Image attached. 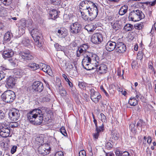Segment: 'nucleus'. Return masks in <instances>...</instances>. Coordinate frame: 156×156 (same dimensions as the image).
I'll return each instance as SVG.
<instances>
[{
	"instance_id": "1",
	"label": "nucleus",
	"mask_w": 156,
	"mask_h": 156,
	"mask_svg": "<svg viewBox=\"0 0 156 156\" xmlns=\"http://www.w3.org/2000/svg\"><path fill=\"white\" fill-rule=\"evenodd\" d=\"M80 11L81 18L85 21H92L97 16L98 7L96 4L92 2L85 0L80 4Z\"/></svg>"
},
{
	"instance_id": "2",
	"label": "nucleus",
	"mask_w": 156,
	"mask_h": 156,
	"mask_svg": "<svg viewBox=\"0 0 156 156\" xmlns=\"http://www.w3.org/2000/svg\"><path fill=\"white\" fill-rule=\"evenodd\" d=\"M99 61L98 57L96 54L91 52H86L82 61V65L85 69L91 70L95 69L94 67H91L92 65L96 67L99 65Z\"/></svg>"
},
{
	"instance_id": "3",
	"label": "nucleus",
	"mask_w": 156,
	"mask_h": 156,
	"mask_svg": "<svg viewBox=\"0 0 156 156\" xmlns=\"http://www.w3.org/2000/svg\"><path fill=\"white\" fill-rule=\"evenodd\" d=\"M27 119L31 123L34 125H39L42 122L43 114L41 110L35 109L30 111L27 114Z\"/></svg>"
},
{
	"instance_id": "4",
	"label": "nucleus",
	"mask_w": 156,
	"mask_h": 156,
	"mask_svg": "<svg viewBox=\"0 0 156 156\" xmlns=\"http://www.w3.org/2000/svg\"><path fill=\"white\" fill-rule=\"evenodd\" d=\"M145 15L143 12L139 9L132 10L129 13L128 16L129 20L137 22L143 19Z\"/></svg>"
},
{
	"instance_id": "5",
	"label": "nucleus",
	"mask_w": 156,
	"mask_h": 156,
	"mask_svg": "<svg viewBox=\"0 0 156 156\" xmlns=\"http://www.w3.org/2000/svg\"><path fill=\"white\" fill-rule=\"evenodd\" d=\"M16 97L15 93L11 90L5 91L1 95L2 100L7 103L13 102L16 98Z\"/></svg>"
},
{
	"instance_id": "6",
	"label": "nucleus",
	"mask_w": 156,
	"mask_h": 156,
	"mask_svg": "<svg viewBox=\"0 0 156 156\" xmlns=\"http://www.w3.org/2000/svg\"><path fill=\"white\" fill-rule=\"evenodd\" d=\"M31 34L34 41L35 44L38 47H41L42 45V43L41 40V33L37 29L33 30Z\"/></svg>"
},
{
	"instance_id": "7",
	"label": "nucleus",
	"mask_w": 156,
	"mask_h": 156,
	"mask_svg": "<svg viewBox=\"0 0 156 156\" xmlns=\"http://www.w3.org/2000/svg\"><path fill=\"white\" fill-rule=\"evenodd\" d=\"M81 28V25L76 22L72 23L69 27V31L71 33L76 34L80 32Z\"/></svg>"
},
{
	"instance_id": "8",
	"label": "nucleus",
	"mask_w": 156,
	"mask_h": 156,
	"mask_svg": "<svg viewBox=\"0 0 156 156\" xmlns=\"http://www.w3.org/2000/svg\"><path fill=\"white\" fill-rule=\"evenodd\" d=\"M103 37L102 34L100 33L94 34L92 35L90 41L95 44H99L103 41Z\"/></svg>"
},
{
	"instance_id": "9",
	"label": "nucleus",
	"mask_w": 156,
	"mask_h": 156,
	"mask_svg": "<svg viewBox=\"0 0 156 156\" xmlns=\"http://www.w3.org/2000/svg\"><path fill=\"white\" fill-rule=\"evenodd\" d=\"M50 150L51 148L48 144L41 145L38 148L39 153L44 155L48 154L50 152Z\"/></svg>"
},
{
	"instance_id": "10",
	"label": "nucleus",
	"mask_w": 156,
	"mask_h": 156,
	"mask_svg": "<svg viewBox=\"0 0 156 156\" xmlns=\"http://www.w3.org/2000/svg\"><path fill=\"white\" fill-rule=\"evenodd\" d=\"M10 119L13 121H16L19 118L20 116V112L16 109H13L9 113Z\"/></svg>"
},
{
	"instance_id": "11",
	"label": "nucleus",
	"mask_w": 156,
	"mask_h": 156,
	"mask_svg": "<svg viewBox=\"0 0 156 156\" xmlns=\"http://www.w3.org/2000/svg\"><path fill=\"white\" fill-rule=\"evenodd\" d=\"M20 56L23 59L27 60H31L34 59V57L30 51L29 50L20 52Z\"/></svg>"
},
{
	"instance_id": "12",
	"label": "nucleus",
	"mask_w": 156,
	"mask_h": 156,
	"mask_svg": "<svg viewBox=\"0 0 156 156\" xmlns=\"http://www.w3.org/2000/svg\"><path fill=\"white\" fill-rule=\"evenodd\" d=\"M90 98L95 103H98L101 96L97 92H95L94 89L90 90Z\"/></svg>"
},
{
	"instance_id": "13",
	"label": "nucleus",
	"mask_w": 156,
	"mask_h": 156,
	"mask_svg": "<svg viewBox=\"0 0 156 156\" xmlns=\"http://www.w3.org/2000/svg\"><path fill=\"white\" fill-rule=\"evenodd\" d=\"M116 46L115 51L119 53H122L124 52L126 49V45L122 42H119L116 43Z\"/></svg>"
},
{
	"instance_id": "14",
	"label": "nucleus",
	"mask_w": 156,
	"mask_h": 156,
	"mask_svg": "<svg viewBox=\"0 0 156 156\" xmlns=\"http://www.w3.org/2000/svg\"><path fill=\"white\" fill-rule=\"evenodd\" d=\"M32 88L35 91L41 92L43 90V84L41 82L37 81L34 82L32 85Z\"/></svg>"
},
{
	"instance_id": "15",
	"label": "nucleus",
	"mask_w": 156,
	"mask_h": 156,
	"mask_svg": "<svg viewBox=\"0 0 156 156\" xmlns=\"http://www.w3.org/2000/svg\"><path fill=\"white\" fill-rule=\"evenodd\" d=\"M14 54L13 51L11 49H9L5 47L3 52L2 56L5 59L12 57Z\"/></svg>"
},
{
	"instance_id": "16",
	"label": "nucleus",
	"mask_w": 156,
	"mask_h": 156,
	"mask_svg": "<svg viewBox=\"0 0 156 156\" xmlns=\"http://www.w3.org/2000/svg\"><path fill=\"white\" fill-rule=\"evenodd\" d=\"M28 69L31 71H34L40 68V64L34 62H30L26 65Z\"/></svg>"
},
{
	"instance_id": "17",
	"label": "nucleus",
	"mask_w": 156,
	"mask_h": 156,
	"mask_svg": "<svg viewBox=\"0 0 156 156\" xmlns=\"http://www.w3.org/2000/svg\"><path fill=\"white\" fill-rule=\"evenodd\" d=\"M16 82V80L14 77L9 76L7 78L6 85L9 88H13L15 85Z\"/></svg>"
},
{
	"instance_id": "18",
	"label": "nucleus",
	"mask_w": 156,
	"mask_h": 156,
	"mask_svg": "<svg viewBox=\"0 0 156 156\" xmlns=\"http://www.w3.org/2000/svg\"><path fill=\"white\" fill-rule=\"evenodd\" d=\"M116 43L115 42L109 41L107 43L105 48L107 51H111L116 49Z\"/></svg>"
},
{
	"instance_id": "19",
	"label": "nucleus",
	"mask_w": 156,
	"mask_h": 156,
	"mask_svg": "<svg viewBox=\"0 0 156 156\" xmlns=\"http://www.w3.org/2000/svg\"><path fill=\"white\" fill-rule=\"evenodd\" d=\"M96 71L100 74H104L106 73L107 68L106 66L104 64H101L99 66L98 65L96 67Z\"/></svg>"
},
{
	"instance_id": "20",
	"label": "nucleus",
	"mask_w": 156,
	"mask_h": 156,
	"mask_svg": "<svg viewBox=\"0 0 156 156\" xmlns=\"http://www.w3.org/2000/svg\"><path fill=\"white\" fill-rule=\"evenodd\" d=\"M44 72L47 73L48 74L50 75L51 73V70L49 66L47 65L46 64L41 63L40 64V68Z\"/></svg>"
},
{
	"instance_id": "21",
	"label": "nucleus",
	"mask_w": 156,
	"mask_h": 156,
	"mask_svg": "<svg viewBox=\"0 0 156 156\" xmlns=\"http://www.w3.org/2000/svg\"><path fill=\"white\" fill-rule=\"evenodd\" d=\"M96 27L97 26L96 24L93 23L86 25L85 27V29L88 32H92L96 29Z\"/></svg>"
},
{
	"instance_id": "22",
	"label": "nucleus",
	"mask_w": 156,
	"mask_h": 156,
	"mask_svg": "<svg viewBox=\"0 0 156 156\" xmlns=\"http://www.w3.org/2000/svg\"><path fill=\"white\" fill-rule=\"evenodd\" d=\"M50 17L53 20H55L57 17L58 12L56 10L52 9L49 12Z\"/></svg>"
},
{
	"instance_id": "23",
	"label": "nucleus",
	"mask_w": 156,
	"mask_h": 156,
	"mask_svg": "<svg viewBox=\"0 0 156 156\" xmlns=\"http://www.w3.org/2000/svg\"><path fill=\"white\" fill-rule=\"evenodd\" d=\"M9 123L6 121H4L1 123L0 126V130L10 129Z\"/></svg>"
},
{
	"instance_id": "24",
	"label": "nucleus",
	"mask_w": 156,
	"mask_h": 156,
	"mask_svg": "<svg viewBox=\"0 0 156 156\" xmlns=\"http://www.w3.org/2000/svg\"><path fill=\"white\" fill-rule=\"evenodd\" d=\"M10 129H6L0 130V135L3 137L10 136Z\"/></svg>"
},
{
	"instance_id": "25",
	"label": "nucleus",
	"mask_w": 156,
	"mask_h": 156,
	"mask_svg": "<svg viewBox=\"0 0 156 156\" xmlns=\"http://www.w3.org/2000/svg\"><path fill=\"white\" fill-rule=\"evenodd\" d=\"M128 6L126 5H124L122 6L120 8L119 12L120 15L122 16L126 13L127 11Z\"/></svg>"
},
{
	"instance_id": "26",
	"label": "nucleus",
	"mask_w": 156,
	"mask_h": 156,
	"mask_svg": "<svg viewBox=\"0 0 156 156\" xmlns=\"http://www.w3.org/2000/svg\"><path fill=\"white\" fill-rule=\"evenodd\" d=\"M128 103L131 106H135L137 105L138 101L135 98L131 97L129 99Z\"/></svg>"
},
{
	"instance_id": "27",
	"label": "nucleus",
	"mask_w": 156,
	"mask_h": 156,
	"mask_svg": "<svg viewBox=\"0 0 156 156\" xmlns=\"http://www.w3.org/2000/svg\"><path fill=\"white\" fill-rule=\"evenodd\" d=\"M111 136L113 139L115 140H117L119 137V134L117 131H112L111 132Z\"/></svg>"
},
{
	"instance_id": "28",
	"label": "nucleus",
	"mask_w": 156,
	"mask_h": 156,
	"mask_svg": "<svg viewBox=\"0 0 156 156\" xmlns=\"http://www.w3.org/2000/svg\"><path fill=\"white\" fill-rule=\"evenodd\" d=\"M22 71L20 69H16L13 70V73L16 77H20L22 74Z\"/></svg>"
},
{
	"instance_id": "29",
	"label": "nucleus",
	"mask_w": 156,
	"mask_h": 156,
	"mask_svg": "<svg viewBox=\"0 0 156 156\" xmlns=\"http://www.w3.org/2000/svg\"><path fill=\"white\" fill-rule=\"evenodd\" d=\"M59 93L62 96L65 97L66 96L67 92L64 88L59 86Z\"/></svg>"
},
{
	"instance_id": "30",
	"label": "nucleus",
	"mask_w": 156,
	"mask_h": 156,
	"mask_svg": "<svg viewBox=\"0 0 156 156\" xmlns=\"http://www.w3.org/2000/svg\"><path fill=\"white\" fill-rule=\"evenodd\" d=\"M12 34L9 32H6L4 36V39L5 41H9L11 38Z\"/></svg>"
},
{
	"instance_id": "31",
	"label": "nucleus",
	"mask_w": 156,
	"mask_h": 156,
	"mask_svg": "<svg viewBox=\"0 0 156 156\" xmlns=\"http://www.w3.org/2000/svg\"><path fill=\"white\" fill-rule=\"evenodd\" d=\"M124 29L126 31H131L133 29V25L130 24H126L124 27Z\"/></svg>"
},
{
	"instance_id": "32",
	"label": "nucleus",
	"mask_w": 156,
	"mask_h": 156,
	"mask_svg": "<svg viewBox=\"0 0 156 156\" xmlns=\"http://www.w3.org/2000/svg\"><path fill=\"white\" fill-rule=\"evenodd\" d=\"M116 156H131L130 154L127 151H125L120 153L119 151L116 152Z\"/></svg>"
},
{
	"instance_id": "33",
	"label": "nucleus",
	"mask_w": 156,
	"mask_h": 156,
	"mask_svg": "<svg viewBox=\"0 0 156 156\" xmlns=\"http://www.w3.org/2000/svg\"><path fill=\"white\" fill-rule=\"evenodd\" d=\"M83 53L85 54V52L83 51V50L78 47L76 51V56L79 57H80L83 55Z\"/></svg>"
},
{
	"instance_id": "34",
	"label": "nucleus",
	"mask_w": 156,
	"mask_h": 156,
	"mask_svg": "<svg viewBox=\"0 0 156 156\" xmlns=\"http://www.w3.org/2000/svg\"><path fill=\"white\" fill-rule=\"evenodd\" d=\"M135 122L132 123L130 125L129 129L133 133H135L136 132L135 127Z\"/></svg>"
},
{
	"instance_id": "35",
	"label": "nucleus",
	"mask_w": 156,
	"mask_h": 156,
	"mask_svg": "<svg viewBox=\"0 0 156 156\" xmlns=\"http://www.w3.org/2000/svg\"><path fill=\"white\" fill-rule=\"evenodd\" d=\"M89 47V45L87 44H82L79 47L82 49L83 50V51L85 52V53H86V52H88L86 50L88 49Z\"/></svg>"
},
{
	"instance_id": "36",
	"label": "nucleus",
	"mask_w": 156,
	"mask_h": 156,
	"mask_svg": "<svg viewBox=\"0 0 156 156\" xmlns=\"http://www.w3.org/2000/svg\"><path fill=\"white\" fill-rule=\"evenodd\" d=\"M30 41L29 39L24 38L22 41V43L25 46H29L30 45Z\"/></svg>"
},
{
	"instance_id": "37",
	"label": "nucleus",
	"mask_w": 156,
	"mask_h": 156,
	"mask_svg": "<svg viewBox=\"0 0 156 156\" xmlns=\"http://www.w3.org/2000/svg\"><path fill=\"white\" fill-rule=\"evenodd\" d=\"M1 2L5 5L8 6L10 5L12 1V0H0Z\"/></svg>"
},
{
	"instance_id": "38",
	"label": "nucleus",
	"mask_w": 156,
	"mask_h": 156,
	"mask_svg": "<svg viewBox=\"0 0 156 156\" xmlns=\"http://www.w3.org/2000/svg\"><path fill=\"white\" fill-rule=\"evenodd\" d=\"M19 125L18 122H12L9 123V127L14 128L18 127Z\"/></svg>"
},
{
	"instance_id": "39",
	"label": "nucleus",
	"mask_w": 156,
	"mask_h": 156,
	"mask_svg": "<svg viewBox=\"0 0 156 156\" xmlns=\"http://www.w3.org/2000/svg\"><path fill=\"white\" fill-rule=\"evenodd\" d=\"M144 26L142 23H140V24H136L134 26V27L135 29L138 30H141Z\"/></svg>"
},
{
	"instance_id": "40",
	"label": "nucleus",
	"mask_w": 156,
	"mask_h": 156,
	"mask_svg": "<svg viewBox=\"0 0 156 156\" xmlns=\"http://www.w3.org/2000/svg\"><path fill=\"white\" fill-rule=\"evenodd\" d=\"M58 46V48H57V49L58 51H63L65 54H66L65 52V48L64 47L60 45H59L58 44H56L55 45V47H57Z\"/></svg>"
},
{
	"instance_id": "41",
	"label": "nucleus",
	"mask_w": 156,
	"mask_h": 156,
	"mask_svg": "<svg viewBox=\"0 0 156 156\" xmlns=\"http://www.w3.org/2000/svg\"><path fill=\"white\" fill-rule=\"evenodd\" d=\"M112 26L113 29L116 30H118L120 27V25L118 23V22H117L114 23Z\"/></svg>"
},
{
	"instance_id": "42",
	"label": "nucleus",
	"mask_w": 156,
	"mask_h": 156,
	"mask_svg": "<svg viewBox=\"0 0 156 156\" xmlns=\"http://www.w3.org/2000/svg\"><path fill=\"white\" fill-rule=\"evenodd\" d=\"M33 21L31 19H28L26 20V27H30L32 24Z\"/></svg>"
},
{
	"instance_id": "43",
	"label": "nucleus",
	"mask_w": 156,
	"mask_h": 156,
	"mask_svg": "<svg viewBox=\"0 0 156 156\" xmlns=\"http://www.w3.org/2000/svg\"><path fill=\"white\" fill-rule=\"evenodd\" d=\"M143 54L142 51H139L137 56V59L141 60L143 59Z\"/></svg>"
},
{
	"instance_id": "44",
	"label": "nucleus",
	"mask_w": 156,
	"mask_h": 156,
	"mask_svg": "<svg viewBox=\"0 0 156 156\" xmlns=\"http://www.w3.org/2000/svg\"><path fill=\"white\" fill-rule=\"evenodd\" d=\"M96 133H95L93 134V137L95 139H98V136L99 135V133L100 132L99 130H98V129H96Z\"/></svg>"
},
{
	"instance_id": "45",
	"label": "nucleus",
	"mask_w": 156,
	"mask_h": 156,
	"mask_svg": "<svg viewBox=\"0 0 156 156\" xmlns=\"http://www.w3.org/2000/svg\"><path fill=\"white\" fill-rule=\"evenodd\" d=\"M60 131L62 134L64 136H66L67 135L66 130L65 129L64 127H62L60 129Z\"/></svg>"
},
{
	"instance_id": "46",
	"label": "nucleus",
	"mask_w": 156,
	"mask_h": 156,
	"mask_svg": "<svg viewBox=\"0 0 156 156\" xmlns=\"http://www.w3.org/2000/svg\"><path fill=\"white\" fill-rule=\"evenodd\" d=\"M144 123L142 120L140 119L137 122L136 126L137 127H142L143 126Z\"/></svg>"
},
{
	"instance_id": "47",
	"label": "nucleus",
	"mask_w": 156,
	"mask_h": 156,
	"mask_svg": "<svg viewBox=\"0 0 156 156\" xmlns=\"http://www.w3.org/2000/svg\"><path fill=\"white\" fill-rule=\"evenodd\" d=\"M78 85L80 88L81 89H84L85 88V84L83 83L79 82Z\"/></svg>"
},
{
	"instance_id": "48",
	"label": "nucleus",
	"mask_w": 156,
	"mask_h": 156,
	"mask_svg": "<svg viewBox=\"0 0 156 156\" xmlns=\"http://www.w3.org/2000/svg\"><path fill=\"white\" fill-rule=\"evenodd\" d=\"M105 147L108 150H110L112 147V145L111 143L109 142L106 143Z\"/></svg>"
},
{
	"instance_id": "49",
	"label": "nucleus",
	"mask_w": 156,
	"mask_h": 156,
	"mask_svg": "<svg viewBox=\"0 0 156 156\" xmlns=\"http://www.w3.org/2000/svg\"><path fill=\"white\" fill-rule=\"evenodd\" d=\"M40 98L42 100V101H43L48 102L50 100V98L47 97H44L42 96L40 97Z\"/></svg>"
},
{
	"instance_id": "50",
	"label": "nucleus",
	"mask_w": 156,
	"mask_h": 156,
	"mask_svg": "<svg viewBox=\"0 0 156 156\" xmlns=\"http://www.w3.org/2000/svg\"><path fill=\"white\" fill-rule=\"evenodd\" d=\"M5 76V74L2 71H0V80L4 78Z\"/></svg>"
},
{
	"instance_id": "51",
	"label": "nucleus",
	"mask_w": 156,
	"mask_h": 156,
	"mask_svg": "<svg viewBox=\"0 0 156 156\" xmlns=\"http://www.w3.org/2000/svg\"><path fill=\"white\" fill-rule=\"evenodd\" d=\"M147 5L149 6H153L155 5L156 3V0H154L153 2H146Z\"/></svg>"
},
{
	"instance_id": "52",
	"label": "nucleus",
	"mask_w": 156,
	"mask_h": 156,
	"mask_svg": "<svg viewBox=\"0 0 156 156\" xmlns=\"http://www.w3.org/2000/svg\"><path fill=\"white\" fill-rule=\"evenodd\" d=\"M54 156H64V153L62 151H58L55 153Z\"/></svg>"
},
{
	"instance_id": "53",
	"label": "nucleus",
	"mask_w": 156,
	"mask_h": 156,
	"mask_svg": "<svg viewBox=\"0 0 156 156\" xmlns=\"http://www.w3.org/2000/svg\"><path fill=\"white\" fill-rule=\"evenodd\" d=\"M17 147L16 146H13L11 150V152L12 154H14L16 151Z\"/></svg>"
},
{
	"instance_id": "54",
	"label": "nucleus",
	"mask_w": 156,
	"mask_h": 156,
	"mask_svg": "<svg viewBox=\"0 0 156 156\" xmlns=\"http://www.w3.org/2000/svg\"><path fill=\"white\" fill-rule=\"evenodd\" d=\"M100 115L101 116V120L102 121V122H105L106 119L105 115L103 113H101Z\"/></svg>"
},
{
	"instance_id": "55",
	"label": "nucleus",
	"mask_w": 156,
	"mask_h": 156,
	"mask_svg": "<svg viewBox=\"0 0 156 156\" xmlns=\"http://www.w3.org/2000/svg\"><path fill=\"white\" fill-rule=\"evenodd\" d=\"M98 130H99L100 132H103L104 130V125L103 123H102L101 126H99V127L98 126Z\"/></svg>"
},
{
	"instance_id": "56",
	"label": "nucleus",
	"mask_w": 156,
	"mask_h": 156,
	"mask_svg": "<svg viewBox=\"0 0 156 156\" xmlns=\"http://www.w3.org/2000/svg\"><path fill=\"white\" fill-rule=\"evenodd\" d=\"M21 25L23 27H26V20L24 19H21Z\"/></svg>"
},
{
	"instance_id": "57",
	"label": "nucleus",
	"mask_w": 156,
	"mask_h": 156,
	"mask_svg": "<svg viewBox=\"0 0 156 156\" xmlns=\"http://www.w3.org/2000/svg\"><path fill=\"white\" fill-rule=\"evenodd\" d=\"M100 89L102 91H103L105 94V95L108 97H109V95L108 93L106 92V91L104 89L103 87L102 86H100Z\"/></svg>"
},
{
	"instance_id": "58",
	"label": "nucleus",
	"mask_w": 156,
	"mask_h": 156,
	"mask_svg": "<svg viewBox=\"0 0 156 156\" xmlns=\"http://www.w3.org/2000/svg\"><path fill=\"white\" fill-rule=\"evenodd\" d=\"M123 72H124L123 70H122V73L121 70L120 69H118V70H117L118 75L119 77L122 76L123 75Z\"/></svg>"
},
{
	"instance_id": "59",
	"label": "nucleus",
	"mask_w": 156,
	"mask_h": 156,
	"mask_svg": "<svg viewBox=\"0 0 156 156\" xmlns=\"http://www.w3.org/2000/svg\"><path fill=\"white\" fill-rule=\"evenodd\" d=\"M79 156H86V152L84 150H81L79 153Z\"/></svg>"
},
{
	"instance_id": "60",
	"label": "nucleus",
	"mask_w": 156,
	"mask_h": 156,
	"mask_svg": "<svg viewBox=\"0 0 156 156\" xmlns=\"http://www.w3.org/2000/svg\"><path fill=\"white\" fill-rule=\"evenodd\" d=\"M51 3L53 5H56L58 3V0H50Z\"/></svg>"
},
{
	"instance_id": "61",
	"label": "nucleus",
	"mask_w": 156,
	"mask_h": 156,
	"mask_svg": "<svg viewBox=\"0 0 156 156\" xmlns=\"http://www.w3.org/2000/svg\"><path fill=\"white\" fill-rule=\"evenodd\" d=\"M10 63L11 65L14 67L16 65V63L14 61H13L12 59H9V60Z\"/></svg>"
},
{
	"instance_id": "62",
	"label": "nucleus",
	"mask_w": 156,
	"mask_h": 156,
	"mask_svg": "<svg viewBox=\"0 0 156 156\" xmlns=\"http://www.w3.org/2000/svg\"><path fill=\"white\" fill-rule=\"evenodd\" d=\"M4 117V113L2 111H0V119H3Z\"/></svg>"
},
{
	"instance_id": "63",
	"label": "nucleus",
	"mask_w": 156,
	"mask_h": 156,
	"mask_svg": "<svg viewBox=\"0 0 156 156\" xmlns=\"http://www.w3.org/2000/svg\"><path fill=\"white\" fill-rule=\"evenodd\" d=\"M73 68V66L71 64H69L67 66V69H72Z\"/></svg>"
},
{
	"instance_id": "64",
	"label": "nucleus",
	"mask_w": 156,
	"mask_h": 156,
	"mask_svg": "<svg viewBox=\"0 0 156 156\" xmlns=\"http://www.w3.org/2000/svg\"><path fill=\"white\" fill-rule=\"evenodd\" d=\"M58 33L59 34L58 36H60L62 35V34L64 32L63 31L61 30H58Z\"/></svg>"
}]
</instances>
